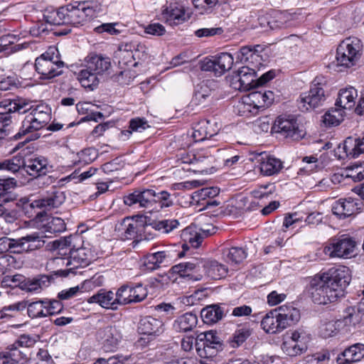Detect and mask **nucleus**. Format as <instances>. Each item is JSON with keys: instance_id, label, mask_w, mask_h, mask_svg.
I'll return each instance as SVG.
<instances>
[{"instance_id": "obj_7", "label": "nucleus", "mask_w": 364, "mask_h": 364, "mask_svg": "<svg viewBox=\"0 0 364 364\" xmlns=\"http://www.w3.org/2000/svg\"><path fill=\"white\" fill-rule=\"evenodd\" d=\"M274 99V95L270 90L261 89L252 91L238 102L237 108L240 114L245 115L246 112H253L252 109L257 112L260 108L269 107L272 104Z\"/></svg>"}, {"instance_id": "obj_30", "label": "nucleus", "mask_w": 364, "mask_h": 364, "mask_svg": "<svg viewBox=\"0 0 364 364\" xmlns=\"http://www.w3.org/2000/svg\"><path fill=\"white\" fill-rule=\"evenodd\" d=\"M358 91L353 87H346L339 91L335 106L345 109H350L355 105Z\"/></svg>"}, {"instance_id": "obj_28", "label": "nucleus", "mask_w": 364, "mask_h": 364, "mask_svg": "<svg viewBox=\"0 0 364 364\" xmlns=\"http://www.w3.org/2000/svg\"><path fill=\"white\" fill-rule=\"evenodd\" d=\"M364 358V344L355 343L346 349L338 357V364H352L353 362L360 361Z\"/></svg>"}, {"instance_id": "obj_22", "label": "nucleus", "mask_w": 364, "mask_h": 364, "mask_svg": "<svg viewBox=\"0 0 364 364\" xmlns=\"http://www.w3.org/2000/svg\"><path fill=\"white\" fill-rule=\"evenodd\" d=\"M181 237L183 241L182 247L183 250L178 254L179 257L184 255V252L192 247L198 248L203 242V237L202 235L197 230L196 226H188L185 228L181 235Z\"/></svg>"}, {"instance_id": "obj_29", "label": "nucleus", "mask_w": 364, "mask_h": 364, "mask_svg": "<svg viewBox=\"0 0 364 364\" xmlns=\"http://www.w3.org/2000/svg\"><path fill=\"white\" fill-rule=\"evenodd\" d=\"M338 149H342L347 156L358 157L364 153V136L362 139L348 137Z\"/></svg>"}, {"instance_id": "obj_57", "label": "nucleus", "mask_w": 364, "mask_h": 364, "mask_svg": "<svg viewBox=\"0 0 364 364\" xmlns=\"http://www.w3.org/2000/svg\"><path fill=\"white\" fill-rule=\"evenodd\" d=\"M125 46H129V43H122L119 46L118 50L116 52V56L125 65L134 64L132 49L131 50L125 49Z\"/></svg>"}, {"instance_id": "obj_44", "label": "nucleus", "mask_w": 364, "mask_h": 364, "mask_svg": "<svg viewBox=\"0 0 364 364\" xmlns=\"http://www.w3.org/2000/svg\"><path fill=\"white\" fill-rule=\"evenodd\" d=\"M125 49H132L134 57V66L137 65L136 60H145L148 57L147 48L145 45L138 43L136 41H132L129 43V46H125Z\"/></svg>"}, {"instance_id": "obj_14", "label": "nucleus", "mask_w": 364, "mask_h": 364, "mask_svg": "<svg viewBox=\"0 0 364 364\" xmlns=\"http://www.w3.org/2000/svg\"><path fill=\"white\" fill-rule=\"evenodd\" d=\"M192 15L191 9L184 6L180 2L171 1L163 6L160 19L166 23L175 21H187Z\"/></svg>"}, {"instance_id": "obj_20", "label": "nucleus", "mask_w": 364, "mask_h": 364, "mask_svg": "<svg viewBox=\"0 0 364 364\" xmlns=\"http://www.w3.org/2000/svg\"><path fill=\"white\" fill-rule=\"evenodd\" d=\"M65 199L63 192L60 191H54L48 193L46 196L33 200L31 203L33 208H38L45 210H50L53 208H58L62 205Z\"/></svg>"}, {"instance_id": "obj_55", "label": "nucleus", "mask_w": 364, "mask_h": 364, "mask_svg": "<svg viewBox=\"0 0 364 364\" xmlns=\"http://www.w3.org/2000/svg\"><path fill=\"white\" fill-rule=\"evenodd\" d=\"M247 252L242 247H233L228 250L226 255L228 259L235 264L242 262L247 257Z\"/></svg>"}, {"instance_id": "obj_1", "label": "nucleus", "mask_w": 364, "mask_h": 364, "mask_svg": "<svg viewBox=\"0 0 364 364\" xmlns=\"http://www.w3.org/2000/svg\"><path fill=\"white\" fill-rule=\"evenodd\" d=\"M351 281V272L346 266H336L315 275L310 282L309 293L314 303L326 304L343 296Z\"/></svg>"}, {"instance_id": "obj_64", "label": "nucleus", "mask_w": 364, "mask_h": 364, "mask_svg": "<svg viewBox=\"0 0 364 364\" xmlns=\"http://www.w3.org/2000/svg\"><path fill=\"white\" fill-rule=\"evenodd\" d=\"M45 303H46V314H47V316L58 314L63 310V304L58 300L45 299Z\"/></svg>"}, {"instance_id": "obj_41", "label": "nucleus", "mask_w": 364, "mask_h": 364, "mask_svg": "<svg viewBox=\"0 0 364 364\" xmlns=\"http://www.w3.org/2000/svg\"><path fill=\"white\" fill-rule=\"evenodd\" d=\"M345 111L339 107L329 109L323 117V122L327 127H335L341 124L345 116Z\"/></svg>"}, {"instance_id": "obj_2", "label": "nucleus", "mask_w": 364, "mask_h": 364, "mask_svg": "<svg viewBox=\"0 0 364 364\" xmlns=\"http://www.w3.org/2000/svg\"><path fill=\"white\" fill-rule=\"evenodd\" d=\"M31 110L22 122L19 131L10 139H18L26 134L40 130L44 127L51 118V109L44 104L38 105L35 107L30 106L29 102L24 99H5L0 102V121L9 122L6 115L18 112L23 114Z\"/></svg>"}, {"instance_id": "obj_43", "label": "nucleus", "mask_w": 364, "mask_h": 364, "mask_svg": "<svg viewBox=\"0 0 364 364\" xmlns=\"http://www.w3.org/2000/svg\"><path fill=\"white\" fill-rule=\"evenodd\" d=\"M49 283V279L47 276H41L38 278L27 279L22 283L21 288L27 291H38L44 287H47Z\"/></svg>"}, {"instance_id": "obj_33", "label": "nucleus", "mask_w": 364, "mask_h": 364, "mask_svg": "<svg viewBox=\"0 0 364 364\" xmlns=\"http://www.w3.org/2000/svg\"><path fill=\"white\" fill-rule=\"evenodd\" d=\"M173 256L166 251H159L149 254L144 259V266L150 270H154L160 267L161 264L168 262Z\"/></svg>"}, {"instance_id": "obj_51", "label": "nucleus", "mask_w": 364, "mask_h": 364, "mask_svg": "<svg viewBox=\"0 0 364 364\" xmlns=\"http://www.w3.org/2000/svg\"><path fill=\"white\" fill-rule=\"evenodd\" d=\"M207 273L211 278L218 279L227 275L228 268L217 261H212L209 264Z\"/></svg>"}, {"instance_id": "obj_49", "label": "nucleus", "mask_w": 364, "mask_h": 364, "mask_svg": "<svg viewBox=\"0 0 364 364\" xmlns=\"http://www.w3.org/2000/svg\"><path fill=\"white\" fill-rule=\"evenodd\" d=\"M210 89L206 84L203 82L196 86L192 102L195 105H203L207 99L210 96Z\"/></svg>"}, {"instance_id": "obj_10", "label": "nucleus", "mask_w": 364, "mask_h": 364, "mask_svg": "<svg viewBox=\"0 0 364 364\" xmlns=\"http://www.w3.org/2000/svg\"><path fill=\"white\" fill-rule=\"evenodd\" d=\"M232 64L233 57L227 53H223L218 56L206 57L200 63L202 70L211 72L215 76L223 75L232 68Z\"/></svg>"}, {"instance_id": "obj_45", "label": "nucleus", "mask_w": 364, "mask_h": 364, "mask_svg": "<svg viewBox=\"0 0 364 364\" xmlns=\"http://www.w3.org/2000/svg\"><path fill=\"white\" fill-rule=\"evenodd\" d=\"M105 346L108 350H112V349L115 348L121 341V333L115 327L113 326H107L105 329Z\"/></svg>"}, {"instance_id": "obj_24", "label": "nucleus", "mask_w": 364, "mask_h": 364, "mask_svg": "<svg viewBox=\"0 0 364 364\" xmlns=\"http://www.w3.org/2000/svg\"><path fill=\"white\" fill-rule=\"evenodd\" d=\"M85 61L86 63V67L97 75L103 74L111 67V62L109 58L95 53L88 55L85 58Z\"/></svg>"}, {"instance_id": "obj_5", "label": "nucleus", "mask_w": 364, "mask_h": 364, "mask_svg": "<svg viewBox=\"0 0 364 364\" xmlns=\"http://www.w3.org/2000/svg\"><path fill=\"white\" fill-rule=\"evenodd\" d=\"M23 167L30 176H44L51 169L46 158L42 156L24 160L21 156H14L12 159L0 161V170L10 173H16Z\"/></svg>"}, {"instance_id": "obj_39", "label": "nucleus", "mask_w": 364, "mask_h": 364, "mask_svg": "<svg viewBox=\"0 0 364 364\" xmlns=\"http://www.w3.org/2000/svg\"><path fill=\"white\" fill-rule=\"evenodd\" d=\"M201 318L204 323L212 324L221 320L223 317V309L218 305L208 306L203 308L200 312Z\"/></svg>"}, {"instance_id": "obj_60", "label": "nucleus", "mask_w": 364, "mask_h": 364, "mask_svg": "<svg viewBox=\"0 0 364 364\" xmlns=\"http://www.w3.org/2000/svg\"><path fill=\"white\" fill-rule=\"evenodd\" d=\"M214 348H209L208 346L201 348L200 342H196V348L200 359H213L218 352Z\"/></svg>"}, {"instance_id": "obj_15", "label": "nucleus", "mask_w": 364, "mask_h": 364, "mask_svg": "<svg viewBox=\"0 0 364 364\" xmlns=\"http://www.w3.org/2000/svg\"><path fill=\"white\" fill-rule=\"evenodd\" d=\"M146 296V288L141 284H138L133 287L123 285L117 291V301L119 305L140 302Z\"/></svg>"}, {"instance_id": "obj_9", "label": "nucleus", "mask_w": 364, "mask_h": 364, "mask_svg": "<svg viewBox=\"0 0 364 364\" xmlns=\"http://www.w3.org/2000/svg\"><path fill=\"white\" fill-rule=\"evenodd\" d=\"M64 65V62L54 60L49 52L41 55L35 62L36 70L43 80H50L60 75Z\"/></svg>"}, {"instance_id": "obj_37", "label": "nucleus", "mask_w": 364, "mask_h": 364, "mask_svg": "<svg viewBox=\"0 0 364 364\" xmlns=\"http://www.w3.org/2000/svg\"><path fill=\"white\" fill-rule=\"evenodd\" d=\"M97 75V74L86 67V68L82 69L77 73V78L82 87L93 90L97 87L100 82Z\"/></svg>"}, {"instance_id": "obj_4", "label": "nucleus", "mask_w": 364, "mask_h": 364, "mask_svg": "<svg viewBox=\"0 0 364 364\" xmlns=\"http://www.w3.org/2000/svg\"><path fill=\"white\" fill-rule=\"evenodd\" d=\"M300 318L299 309L284 305L268 312L261 321L262 329L268 333H277L296 323Z\"/></svg>"}, {"instance_id": "obj_12", "label": "nucleus", "mask_w": 364, "mask_h": 364, "mask_svg": "<svg viewBox=\"0 0 364 364\" xmlns=\"http://www.w3.org/2000/svg\"><path fill=\"white\" fill-rule=\"evenodd\" d=\"M355 309L349 307L346 309V315L336 321L324 322L320 327V333L326 338L332 337L341 331H348V327L355 324Z\"/></svg>"}, {"instance_id": "obj_36", "label": "nucleus", "mask_w": 364, "mask_h": 364, "mask_svg": "<svg viewBox=\"0 0 364 364\" xmlns=\"http://www.w3.org/2000/svg\"><path fill=\"white\" fill-rule=\"evenodd\" d=\"M152 200L154 203L153 211H159L163 208L171 207L173 205V200L171 195L166 191H161L156 193L152 189Z\"/></svg>"}, {"instance_id": "obj_54", "label": "nucleus", "mask_w": 364, "mask_h": 364, "mask_svg": "<svg viewBox=\"0 0 364 364\" xmlns=\"http://www.w3.org/2000/svg\"><path fill=\"white\" fill-rule=\"evenodd\" d=\"M18 348L14 344L9 346V351L5 352L9 360V364H16L26 359V354Z\"/></svg>"}, {"instance_id": "obj_26", "label": "nucleus", "mask_w": 364, "mask_h": 364, "mask_svg": "<svg viewBox=\"0 0 364 364\" xmlns=\"http://www.w3.org/2000/svg\"><path fill=\"white\" fill-rule=\"evenodd\" d=\"M239 90H250L255 87L257 71L248 65L240 68L237 74Z\"/></svg>"}, {"instance_id": "obj_23", "label": "nucleus", "mask_w": 364, "mask_h": 364, "mask_svg": "<svg viewBox=\"0 0 364 364\" xmlns=\"http://www.w3.org/2000/svg\"><path fill=\"white\" fill-rule=\"evenodd\" d=\"M90 304H97L102 308L117 310L119 304L117 301V293L100 289L97 294L87 299Z\"/></svg>"}, {"instance_id": "obj_3", "label": "nucleus", "mask_w": 364, "mask_h": 364, "mask_svg": "<svg viewBox=\"0 0 364 364\" xmlns=\"http://www.w3.org/2000/svg\"><path fill=\"white\" fill-rule=\"evenodd\" d=\"M46 237L40 232H33L18 238L2 237L0 238V254L22 255L38 250L44 247Z\"/></svg>"}, {"instance_id": "obj_16", "label": "nucleus", "mask_w": 364, "mask_h": 364, "mask_svg": "<svg viewBox=\"0 0 364 364\" xmlns=\"http://www.w3.org/2000/svg\"><path fill=\"white\" fill-rule=\"evenodd\" d=\"M182 163L193 166L191 168L194 172L201 173H212L215 171V159L211 155L203 154H193L191 157L187 156L181 159Z\"/></svg>"}, {"instance_id": "obj_13", "label": "nucleus", "mask_w": 364, "mask_h": 364, "mask_svg": "<svg viewBox=\"0 0 364 364\" xmlns=\"http://www.w3.org/2000/svg\"><path fill=\"white\" fill-rule=\"evenodd\" d=\"M355 245V241L351 237L342 235L338 238L333 239L325 247L324 252L330 257L347 258L353 254Z\"/></svg>"}, {"instance_id": "obj_42", "label": "nucleus", "mask_w": 364, "mask_h": 364, "mask_svg": "<svg viewBox=\"0 0 364 364\" xmlns=\"http://www.w3.org/2000/svg\"><path fill=\"white\" fill-rule=\"evenodd\" d=\"M220 190L217 187L203 188L192 194L193 202L201 204L203 201H207L208 198H213L219 194Z\"/></svg>"}, {"instance_id": "obj_18", "label": "nucleus", "mask_w": 364, "mask_h": 364, "mask_svg": "<svg viewBox=\"0 0 364 364\" xmlns=\"http://www.w3.org/2000/svg\"><path fill=\"white\" fill-rule=\"evenodd\" d=\"M70 256L63 259V264L69 267V270L85 267L89 265L93 259L91 251L82 247L77 250H70Z\"/></svg>"}, {"instance_id": "obj_46", "label": "nucleus", "mask_w": 364, "mask_h": 364, "mask_svg": "<svg viewBox=\"0 0 364 364\" xmlns=\"http://www.w3.org/2000/svg\"><path fill=\"white\" fill-rule=\"evenodd\" d=\"M282 349L284 353L289 356H296L306 350L304 343H294L291 339L284 338Z\"/></svg>"}, {"instance_id": "obj_47", "label": "nucleus", "mask_w": 364, "mask_h": 364, "mask_svg": "<svg viewBox=\"0 0 364 364\" xmlns=\"http://www.w3.org/2000/svg\"><path fill=\"white\" fill-rule=\"evenodd\" d=\"M252 329L246 326H240L233 333L230 345L236 348L242 344L251 335Z\"/></svg>"}, {"instance_id": "obj_27", "label": "nucleus", "mask_w": 364, "mask_h": 364, "mask_svg": "<svg viewBox=\"0 0 364 364\" xmlns=\"http://www.w3.org/2000/svg\"><path fill=\"white\" fill-rule=\"evenodd\" d=\"M259 21H266L267 23H287L290 21H305L304 16L301 14L281 12L279 11H272V14H267L260 17Z\"/></svg>"}, {"instance_id": "obj_40", "label": "nucleus", "mask_w": 364, "mask_h": 364, "mask_svg": "<svg viewBox=\"0 0 364 364\" xmlns=\"http://www.w3.org/2000/svg\"><path fill=\"white\" fill-rule=\"evenodd\" d=\"M263 50L260 45L254 46H243L235 53L236 58L241 63H247L250 60H257L259 58V53Z\"/></svg>"}, {"instance_id": "obj_56", "label": "nucleus", "mask_w": 364, "mask_h": 364, "mask_svg": "<svg viewBox=\"0 0 364 364\" xmlns=\"http://www.w3.org/2000/svg\"><path fill=\"white\" fill-rule=\"evenodd\" d=\"M92 285V282L91 280H85L82 284L81 287L80 288L78 286L71 287L69 289L63 290L58 294V298L60 299H69L76 295V294L80 291V289L87 290V288L91 287Z\"/></svg>"}, {"instance_id": "obj_50", "label": "nucleus", "mask_w": 364, "mask_h": 364, "mask_svg": "<svg viewBox=\"0 0 364 364\" xmlns=\"http://www.w3.org/2000/svg\"><path fill=\"white\" fill-rule=\"evenodd\" d=\"M46 305L45 300H40L32 302L28 305V314L31 318L46 317Z\"/></svg>"}, {"instance_id": "obj_8", "label": "nucleus", "mask_w": 364, "mask_h": 364, "mask_svg": "<svg viewBox=\"0 0 364 364\" xmlns=\"http://www.w3.org/2000/svg\"><path fill=\"white\" fill-rule=\"evenodd\" d=\"M361 48V42L355 37L343 40L336 50L338 65L346 68L353 66L360 57Z\"/></svg>"}, {"instance_id": "obj_11", "label": "nucleus", "mask_w": 364, "mask_h": 364, "mask_svg": "<svg viewBox=\"0 0 364 364\" xmlns=\"http://www.w3.org/2000/svg\"><path fill=\"white\" fill-rule=\"evenodd\" d=\"M124 203L141 211L153 212L152 189H136L123 197Z\"/></svg>"}, {"instance_id": "obj_38", "label": "nucleus", "mask_w": 364, "mask_h": 364, "mask_svg": "<svg viewBox=\"0 0 364 364\" xmlns=\"http://www.w3.org/2000/svg\"><path fill=\"white\" fill-rule=\"evenodd\" d=\"M75 15L80 16V13L83 14L86 16L92 17L95 14L101 11V5L95 1H75Z\"/></svg>"}, {"instance_id": "obj_31", "label": "nucleus", "mask_w": 364, "mask_h": 364, "mask_svg": "<svg viewBox=\"0 0 364 364\" xmlns=\"http://www.w3.org/2000/svg\"><path fill=\"white\" fill-rule=\"evenodd\" d=\"M138 328L142 334L159 335L163 331V322L152 316H145L140 320Z\"/></svg>"}, {"instance_id": "obj_25", "label": "nucleus", "mask_w": 364, "mask_h": 364, "mask_svg": "<svg viewBox=\"0 0 364 364\" xmlns=\"http://www.w3.org/2000/svg\"><path fill=\"white\" fill-rule=\"evenodd\" d=\"M258 161L259 170L264 176L277 174L283 168L282 162L279 159L266 154H260Z\"/></svg>"}, {"instance_id": "obj_35", "label": "nucleus", "mask_w": 364, "mask_h": 364, "mask_svg": "<svg viewBox=\"0 0 364 364\" xmlns=\"http://www.w3.org/2000/svg\"><path fill=\"white\" fill-rule=\"evenodd\" d=\"M16 180L10 176L0 178V202L8 203L16 199V195L9 191L16 186Z\"/></svg>"}, {"instance_id": "obj_53", "label": "nucleus", "mask_w": 364, "mask_h": 364, "mask_svg": "<svg viewBox=\"0 0 364 364\" xmlns=\"http://www.w3.org/2000/svg\"><path fill=\"white\" fill-rule=\"evenodd\" d=\"M75 5L70 4L66 6L60 7L58 11L53 13L54 16H56L57 21L59 23L60 21H63V23H70V17L75 15Z\"/></svg>"}, {"instance_id": "obj_32", "label": "nucleus", "mask_w": 364, "mask_h": 364, "mask_svg": "<svg viewBox=\"0 0 364 364\" xmlns=\"http://www.w3.org/2000/svg\"><path fill=\"white\" fill-rule=\"evenodd\" d=\"M138 226L136 221L130 218H124L116 226V230L122 240H133L137 236Z\"/></svg>"}, {"instance_id": "obj_21", "label": "nucleus", "mask_w": 364, "mask_h": 364, "mask_svg": "<svg viewBox=\"0 0 364 364\" xmlns=\"http://www.w3.org/2000/svg\"><path fill=\"white\" fill-rule=\"evenodd\" d=\"M200 262L198 259H194L191 262H182L171 267L172 273L178 274L181 277L188 278L190 280L198 281L202 277L198 273L200 270Z\"/></svg>"}, {"instance_id": "obj_59", "label": "nucleus", "mask_w": 364, "mask_h": 364, "mask_svg": "<svg viewBox=\"0 0 364 364\" xmlns=\"http://www.w3.org/2000/svg\"><path fill=\"white\" fill-rule=\"evenodd\" d=\"M205 121H200L196 127L193 128L192 132V137L196 142L203 141L207 139V129L205 125Z\"/></svg>"}, {"instance_id": "obj_17", "label": "nucleus", "mask_w": 364, "mask_h": 364, "mask_svg": "<svg viewBox=\"0 0 364 364\" xmlns=\"http://www.w3.org/2000/svg\"><path fill=\"white\" fill-rule=\"evenodd\" d=\"M274 128H277V132L284 133L286 136L294 140H299L306 134L303 126L293 118L278 117L275 121Z\"/></svg>"}, {"instance_id": "obj_52", "label": "nucleus", "mask_w": 364, "mask_h": 364, "mask_svg": "<svg viewBox=\"0 0 364 364\" xmlns=\"http://www.w3.org/2000/svg\"><path fill=\"white\" fill-rule=\"evenodd\" d=\"M153 228L156 230H159L162 233H169L174 229L177 228L179 225L178 220H163L158 222H155L152 224Z\"/></svg>"}, {"instance_id": "obj_63", "label": "nucleus", "mask_w": 364, "mask_h": 364, "mask_svg": "<svg viewBox=\"0 0 364 364\" xmlns=\"http://www.w3.org/2000/svg\"><path fill=\"white\" fill-rule=\"evenodd\" d=\"M208 342L209 344L220 346L221 343L219 341V338L213 331H208L199 334L196 338V342Z\"/></svg>"}, {"instance_id": "obj_19", "label": "nucleus", "mask_w": 364, "mask_h": 364, "mask_svg": "<svg viewBox=\"0 0 364 364\" xmlns=\"http://www.w3.org/2000/svg\"><path fill=\"white\" fill-rule=\"evenodd\" d=\"M360 205L359 199H339L333 203L332 212L339 218H346L358 213L361 208Z\"/></svg>"}, {"instance_id": "obj_48", "label": "nucleus", "mask_w": 364, "mask_h": 364, "mask_svg": "<svg viewBox=\"0 0 364 364\" xmlns=\"http://www.w3.org/2000/svg\"><path fill=\"white\" fill-rule=\"evenodd\" d=\"M45 232L48 234L60 233L65 230L66 226L64 220L58 217H51L47 220L44 225Z\"/></svg>"}, {"instance_id": "obj_6", "label": "nucleus", "mask_w": 364, "mask_h": 364, "mask_svg": "<svg viewBox=\"0 0 364 364\" xmlns=\"http://www.w3.org/2000/svg\"><path fill=\"white\" fill-rule=\"evenodd\" d=\"M326 80L323 76H317L312 81L310 90L300 95L299 108L302 111L316 108L323 105L326 100L324 86Z\"/></svg>"}, {"instance_id": "obj_61", "label": "nucleus", "mask_w": 364, "mask_h": 364, "mask_svg": "<svg viewBox=\"0 0 364 364\" xmlns=\"http://www.w3.org/2000/svg\"><path fill=\"white\" fill-rule=\"evenodd\" d=\"M26 303L25 301H19L16 304L4 306L0 310V319L6 317H11L12 315L9 314V311H20L26 308Z\"/></svg>"}, {"instance_id": "obj_62", "label": "nucleus", "mask_w": 364, "mask_h": 364, "mask_svg": "<svg viewBox=\"0 0 364 364\" xmlns=\"http://www.w3.org/2000/svg\"><path fill=\"white\" fill-rule=\"evenodd\" d=\"M348 171L347 176L354 181H360L364 179V164H354L348 168Z\"/></svg>"}, {"instance_id": "obj_34", "label": "nucleus", "mask_w": 364, "mask_h": 364, "mask_svg": "<svg viewBox=\"0 0 364 364\" xmlns=\"http://www.w3.org/2000/svg\"><path fill=\"white\" fill-rule=\"evenodd\" d=\"M197 316L193 313H186L179 316L173 323V328L178 332L192 331L197 325Z\"/></svg>"}, {"instance_id": "obj_58", "label": "nucleus", "mask_w": 364, "mask_h": 364, "mask_svg": "<svg viewBox=\"0 0 364 364\" xmlns=\"http://www.w3.org/2000/svg\"><path fill=\"white\" fill-rule=\"evenodd\" d=\"M330 360V353L328 350H322L306 357L307 364H323Z\"/></svg>"}]
</instances>
